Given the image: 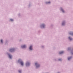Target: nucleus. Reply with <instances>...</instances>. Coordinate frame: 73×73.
<instances>
[{
  "instance_id": "1",
  "label": "nucleus",
  "mask_w": 73,
  "mask_h": 73,
  "mask_svg": "<svg viewBox=\"0 0 73 73\" xmlns=\"http://www.w3.org/2000/svg\"><path fill=\"white\" fill-rule=\"evenodd\" d=\"M35 64L36 65V67L37 68L38 67H39L40 66V65L38 64L37 63H35Z\"/></svg>"
},
{
  "instance_id": "2",
  "label": "nucleus",
  "mask_w": 73,
  "mask_h": 73,
  "mask_svg": "<svg viewBox=\"0 0 73 73\" xmlns=\"http://www.w3.org/2000/svg\"><path fill=\"white\" fill-rule=\"evenodd\" d=\"M14 50V49L13 48H12V49H10L9 50V51L10 52H12Z\"/></svg>"
},
{
  "instance_id": "3",
  "label": "nucleus",
  "mask_w": 73,
  "mask_h": 73,
  "mask_svg": "<svg viewBox=\"0 0 73 73\" xmlns=\"http://www.w3.org/2000/svg\"><path fill=\"white\" fill-rule=\"evenodd\" d=\"M20 63H21V65H22V66H23V62H22V61H21L20 62Z\"/></svg>"
},
{
  "instance_id": "4",
  "label": "nucleus",
  "mask_w": 73,
  "mask_h": 73,
  "mask_svg": "<svg viewBox=\"0 0 73 73\" xmlns=\"http://www.w3.org/2000/svg\"><path fill=\"white\" fill-rule=\"evenodd\" d=\"M30 50H32V46H30V48H29Z\"/></svg>"
},
{
  "instance_id": "5",
  "label": "nucleus",
  "mask_w": 73,
  "mask_h": 73,
  "mask_svg": "<svg viewBox=\"0 0 73 73\" xmlns=\"http://www.w3.org/2000/svg\"><path fill=\"white\" fill-rule=\"evenodd\" d=\"M26 47V46H25V45L21 46V47L22 48H25Z\"/></svg>"
},
{
  "instance_id": "6",
  "label": "nucleus",
  "mask_w": 73,
  "mask_h": 73,
  "mask_svg": "<svg viewBox=\"0 0 73 73\" xmlns=\"http://www.w3.org/2000/svg\"><path fill=\"white\" fill-rule=\"evenodd\" d=\"M64 51H62L61 52H60L59 54H63L64 53Z\"/></svg>"
},
{
  "instance_id": "7",
  "label": "nucleus",
  "mask_w": 73,
  "mask_h": 73,
  "mask_svg": "<svg viewBox=\"0 0 73 73\" xmlns=\"http://www.w3.org/2000/svg\"><path fill=\"white\" fill-rule=\"evenodd\" d=\"M29 63H26V66H29Z\"/></svg>"
},
{
  "instance_id": "8",
  "label": "nucleus",
  "mask_w": 73,
  "mask_h": 73,
  "mask_svg": "<svg viewBox=\"0 0 73 73\" xmlns=\"http://www.w3.org/2000/svg\"><path fill=\"white\" fill-rule=\"evenodd\" d=\"M45 25L44 24H42V25L41 26L42 27H44V26H45Z\"/></svg>"
},
{
  "instance_id": "9",
  "label": "nucleus",
  "mask_w": 73,
  "mask_h": 73,
  "mask_svg": "<svg viewBox=\"0 0 73 73\" xmlns=\"http://www.w3.org/2000/svg\"><path fill=\"white\" fill-rule=\"evenodd\" d=\"M9 56L10 58H12V56L11 55H9Z\"/></svg>"
},
{
  "instance_id": "10",
  "label": "nucleus",
  "mask_w": 73,
  "mask_h": 73,
  "mask_svg": "<svg viewBox=\"0 0 73 73\" xmlns=\"http://www.w3.org/2000/svg\"><path fill=\"white\" fill-rule=\"evenodd\" d=\"M69 38L70 40H72V38H71L70 37H69Z\"/></svg>"
},
{
  "instance_id": "11",
  "label": "nucleus",
  "mask_w": 73,
  "mask_h": 73,
  "mask_svg": "<svg viewBox=\"0 0 73 73\" xmlns=\"http://www.w3.org/2000/svg\"><path fill=\"white\" fill-rule=\"evenodd\" d=\"M61 10L63 12H64V11L63 9H61Z\"/></svg>"
},
{
  "instance_id": "12",
  "label": "nucleus",
  "mask_w": 73,
  "mask_h": 73,
  "mask_svg": "<svg viewBox=\"0 0 73 73\" xmlns=\"http://www.w3.org/2000/svg\"><path fill=\"white\" fill-rule=\"evenodd\" d=\"M65 24V23H64V22H63L62 23V25H64V24Z\"/></svg>"
},
{
  "instance_id": "13",
  "label": "nucleus",
  "mask_w": 73,
  "mask_h": 73,
  "mask_svg": "<svg viewBox=\"0 0 73 73\" xmlns=\"http://www.w3.org/2000/svg\"><path fill=\"white\" fill-rule=\"evenodd\" d=\"M70 35H73V33H70Z\"/></svg>"
},
{
  "instance_id": "14",
  "label": "nucleus",
  "mask_w": 73,
  "mask_h": 73,
  "mask_svg": "<svg viewBox=\"0 0 73 73\" xmlns=\"http://www.w3.org/2000/svg\"><path fill=\"white\" fill-rule=\"evenodd\" d=\"M1 43H3V40H1Z\"/></svg>"
},
{
  "instance_id": "15",
  "label": "nucleus",
  "mask_w": 73,
  "mask_h": 73,
  "mask_svg": "<svg viewBox=\"0 0 73 73\" xmlns=\"http://www.w3.org/2000/svg\"><path fill=\"white\" fill-rule=\"evenodd\" d=\"M10 20H11V21H13V19H11Z\"/></svg>"
},
{
  "instance_id": "16",
  "label": "nucleus",
  "mask_w": 73,
  "mask_h": 73,
  "mask_svg": "<svg viewBox=\"0 0 73 73\" xmlns=\"http://www.w3.org/2000/svg\"><path fill=\"white\" fill-rule=\"evenodd\" d=\"M71 57H70V58H68V60H70V59H71Z\"/></svg>"
},
{
  "instance_id": "17",
  "label": "nucleus",
  "mask_w": 73,
  "mask_h": 73,
  "mask_svg": "<svg viewBox=\"0 0 73 73\" xmlns=\"http://www.w3.org/2000/svg\"><path fill=\"white\" fill-rule=\"evenodd\" d=\"M19 72H21V71H19Z\"/></svg>"
},
{
  "instance_id": "18",
  "label": "nucleus",
  "mask_w": 73,
  "mask_h": 73,
  "mask_svg": "<svg viewBox=\"0 0 73 73\" xmlns=\"http://www.w3.org/2000/svg\"><path fill=\"white\" fill-rule=\"evenodd\" d=\"M50 3V2H48V3Z\"/></svg>"
},
{
  "instance_id": "19",
  "label": "nucleus",
  "mask_w": 73,
  "mask_h": 73,
  "mask_svg": "<svg viewBox=\"0 0 73 73\" xmlns=\"http://www.w3.org/2000/svg\"><path fill=\"white\" fill-rule=\"evenodd\" d=\"M59 61L61 60V59H59Z\"/></svg>"
}]
</instances>
